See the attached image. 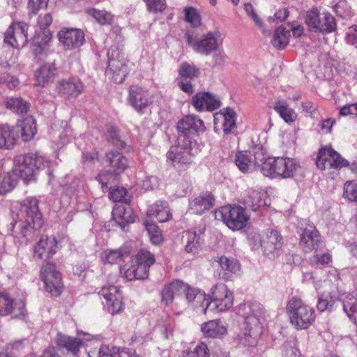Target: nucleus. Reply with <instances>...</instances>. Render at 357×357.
<instances>
[{
    "mask_svg": "<svg viewBox=\"0 0 357 357\" xmlns=\"http://www.w3.org/2000/svg\"><path fill=\"white\" fill-rule=\"evenodd\" d=\"M58 250L56 237L42 236L34 245L33 257L35 260H43L40 267V278L45 288L52 296H59L63 289L61 274L56 270V264L50 259Z\"/></svg>",
    "mask_w": 357,
    "mask_h": 357,
    "instance_id": "1",
    "label": "nucleus"
},
{
    "mask_svg": "<svg viewBox=\"0 0 357 357\" xmlns=\"http://www.w3.org/2000/svg\"><path fill=\"white\" fill-rule=\"evenodd\" d=\"M285 309L290 324L296 331L308 329L316 321L314 308L298 296H292Z\"/></svg>",
    "mask_w": 357,
    "mask_h": 357,
    "instance_id": "2",
    "label": "nucleus"
},
{
    "mask_svg": "<svg viewBox=\"0 0 357 357\" xmlns=\"http://www.w3.org/2000/svg\"><path fill=\"white\" fill-rule=\"evenodd\" d=\"M50 162L36 153L20 154L14 158L13 172L28 184L36 180L37 173L49 167Z\"/></svg>",
    "mask_w": 357,
    "mask_h": 357,
    "instance_id": "3",
    "label": "nucleus"
},
{
    "mask_svg": "<svg viewBox=\"0 0 357 357\" xmlns=\"http://www.w3.org/2000/svg\"><path fill=\"white\" fill-rule=\"evenodd\" d=\"M130 266H123L120 273L127 280H144L149 274L150 267L155 262L153 253L149 250L142 249L130 258Z\"/></svg>",
    "mask_w": 357,
    "mask_h": 357,
    "instance_id": "4",
    "label": "nucleus"
},
{
    "mask_svg": "<svg viewBox=\"0 0 357 357\" xmlns=\"http://www.w3.org/2000/svg\"><path fill=\"white\" fill-rule=\"evenodd\" d=\"M299 167V163L293 158L266 157L261 172L267 177L289 178L293 177Z\"/></svg>",
    "mask_w": 357,
    "mask_h": 357,
    "instance_id": "5",
    "label": "nucleus"
},
{
    "mask_svg": "<svg viewBox=\"0 0 357 357\" xmlns=\"http://www.w3.org/2000/svg\"><path fill=\"white\" fill-rule=\"evenodd\" d=\"M195 145V142L186 141L184 136H178L176 144L166 154L167 162L175 168L186 169L193 161L192 149Z\"/></svg>",
    "mask_w": 357,
    "mask_h": 357,
    "instance_id": "6",
    "label": "nucleus"
},
{
    "mask_svg": "<svg viewBox=\"0 0 357 357\" xmlns=\"http://www.w3.org/2000/svg\"><path fill=\"white\" fill-rule=\"evenodd\" d=\"M185 37L193 51L201 55L208 56L222 45V34L218 31H207L200 36L187 32Z\"/></svg>",
    "mask_w": 357,
    "mask_h": 357,
    "instance_id": "7",
    "label": "nucleus"
},
{
    "mask_svg": "<svg viewBox=\"0 0 357 357\" xmlns=\"http://www.w3.org/2000/svg\"><path fill=\"white\" fill-rule=\"evenodd\" d=\"M249 238L255 242L257 241L264 254L269 257L279 256L284 245L282 236L273 229H267L261 234H250Z\"/></svg>",
    "mask_w": 357,
    "mask_h": 357,
    "instance_id": "8",
    "label": "nucleus"
},
{
    "mask_svg": "<svg viewBox=\"0 0 357 357\" xmlns=\"http://www.w3.org/2000/svg\"><path fill=\"white\" fill-rule=\"evenodd\" d=\"M215 218L222 221L230 229L240 230L245 227L250 217L241 206L226 205L215 211Z\"/></svg>",
    "mask_w": 357,
    "mask_h": 357,
    "instance_id": "9",
    "label": "nucleus"
},
{
    "mask_svg": "<svg viewBox=\"0 0 357 357\" xmlns=\"http://www.w3.org/2000/svg\"><path fill=\"white\" fill-rule=\"evenodd\" d=\"M266 158V151L259 146L248 151H238L234 157V163L243 173L252 172L260 169Z\"/></svg>",
    "mask_w": 357,
    "mask_h": 357,
    "instance_id": "10",
    "label": "nucleus"
},
{
    "mask_svg": "<svg viewBox=\"0 0 357 357\" xmlns=\"http://www.w3.org/2000/svg\"><path fill=\"white\" fill-rule=\"evenodd\" d=\"M262 333V326L259 319L255 315L248 316L245 319L241 332L235 337L239 346L255 347Z\"/></svg>",
    "mask_w": 357,
    "mask_h": 357,
    "instance_id": "11",
    "label": "nucleus"
},
{
    "mask_svg": "<svg viewBox=\"0 0 357 357\" xmlns=\"http://www.w3.org/2000/svg\"><path fill=\"white\" fill-rule=\"evenodd\" d=\"M305 22L310 30L316 33H329L336 29V22L329 13H320L314 8L306 13Z\"/></svg>",
    "mask_w": 357,
    "mask_h": 357,
    "instance_id": "12",
    "label": "nucleus"
},
{
    "mask_svg": "<svg viewBox=\"0 0 357 357\" xmlns=\"http://www.w3.org/2000/svg\"><path fill=\"white\" fill-rule=\"evenodd\" d=\"M105 162L109 167V172H102L98 175L96 179L102 185V190L108 188L107 177H112L123 172L128 167L127 158L120 152L108 151L105 154Z\"/></svg>",
    "mask_w": 357,
    "mask_h": 357,
    "instance_id": "13",
    "label": "nucleus"
},
{
    "mask_svg": "<svg viewBox=\"0 0 357 357\" xmlns=\"http://www.w3.org/2000/svg\"><path fill=\"white\" fill-rule=\"evenodd\" d=\"M29 24L14 21L4 33V43L15 49L24 47L28 42Z\"/></svg>",
    "mask_w": 357,
    "mask_h": 357,
    "instance_id": "14",
    "label": "nucleus"
},
{
    "mask_svg": "<svg viewBox=\"0 0 357 357\" xmlns=\"http://www.w3.org/2000/svg\"><path fill=\"white\" fill-rule=\"evenodd\" d=\"M20 213L25 218L24 221L29 227L39 229L43 225V215L39 211L38 200L36 198H25L20 204Z\"/></svg>",
    "mask_w": 357,
    "mask_h": 357,
    "instance_id": "15",
    "label": "nucleus"
},
{
    "mask_svg": "<svg viewBox=\"0 0 357 357\" xmlns=\"http://www.w3.org/2000/svg\"><path fill=\"white\" fill-rule=\"evenodd\" d=\"M316 165L319 169L324 170L347 167L349 162L331 146H326L319 149Z\"/></svg>",
    "mask_w": 357,
    "mask_h": 357,
    "instance_id": "16",
    "label": "nucleus"
},
{
    "mask_svg": "<svg viewBox=\"0 0 357 357\" xmlns=\"http://www.w3.org/2000/svg\"><path fill=\"white\" fill-rule=\"evenodd\" d=\"M211 300L209 304H213L218 312L229 310L234 303L233 292L223 283L215 284L208 295Z\"/></svg>",
    "mask_w": 357,
    "mask_h": 357,
    "instance_id": "17",
    "label": "nucleus"
},
{
    "mask_svg": "<svg viewBox=\"0 0 357 357\" xmlns=\"http://www.w3.org/2000/svg\"><path fill=\"white\" fill-rule=\"evenodd\" d=\"M25 314V303L23 301H15L8 294L0 293V315H12L13 318L23 319Z\"/></svg>",
    "mask_w": 357,
    "mask_h": 357,
    "instance_id": "18",
    "label": "nucleus"
},
{
    "mask_svg": "<svg viewBox=\"0 0 357 357\" xmlns=\"http://www.w3.org/2000/svg\"><path fill=\"white\" fill-rule=\"evenodd\" d=\"M176 129L178 136H184L186 141H192V135L205 131L204 121L196 116L187 115L183 117L177 123Z\"/></svg>",
    "mask_w": 357,
    "mask_h": 357,
    "instance_id": "19",
    "label": "nucleus"
},
{
    "mask_svg": "<svg viewBox=\"0 0 357 357\" xmlns=\"http://www.w3.org/2000/svg\"><path fill=\"white\" fill-rule=\"evenodd\" d=\"M321 243L320 232L314 225H309L300 234L299 245L305 253L317 251Z\"/></svg>",
    "mask_w": 357,
    "mask_h": 357,
    "instance_id": "20",
    "label": "nucleus"
},
{
    "mask_svg": "<svg viewBox=\"0 0 357 357\" xmlns=\"http://www.w3.org/2000/svg\"><path fill=\"white\" fill-rule=\"evenodd\" d=\"M106 73L114 83H122L129 73L126 59L118 52L116 58L109 59Z\"/></svg>",
    "mask_w": 357,
    "mask_h": 357,
    "instance_id": "21",
    "label": "nucleus"
},
{
    "mask_svg": "<svg viewBox=\"0 0 357 357\" xmlns=\"http://www.w3.org/2000/svg\"><path fill=\"white\" fill-rule=\"evenodd\" d=\"M59 42L66 50L79 48L84 43V33L79 29L63 28L58 33Z\"/></svg>",
    "mask_w": 357,
    "mask_h": 357,
    "instance_id": "22",
    "label": "nucleus"
},
{
    "mask_svg": "<svg viewBox=\"0 0 357 357\" xmlns=\"http://www.w3.org/2000/svg\"><path fill=\"white\" fill-rule=\"evenodd\" d=\"M128 100L137 111L140 112L153 102V96L144 88L132 85L129 89Z\"/></svg>",
    "mask_w": 357,
    "mask_h": 357,
    "instance_id": "23",
    "label": "nucleus"
},
{
    "mask_svg": "<svg viewBox=\"0 0 357 357\" xmlns=\"http://www.w3.org/2000/svg\"><path fill=\"white\" fill-rule=\"evenodd\" d=\"M178 288V294H184L189 303H192L195 306L199 303H202V306H204V303L206 301V306L204 309L205 312L209 309L210 304L208 299L206 298V295L203 291L191 287L188 284L181 280H179Z\"/></svg>",
    "mask_w": 357,
    "mask_h": 357,
    "instance_id": "24",
    "label": "nucleus"
},
{
    "mask_svg": "<svg viewBox=\"0 0 357 357\" xmlns=\"http://www.w3.org/2000/svg\"><path fill=\"white\" fill-rule=\"evenodd\" d=\"M84 84L75 77L59 80L56 88L59 94L67 98H77L84 91Z\"/></svg>",
    "mask_w": 357,
    "mask_h": 357,
    "instance_id": "25",
    "label": "nucleus"
},
{
    "mask_svg": "<svg viewBox=\"0 0 357 357\" xmlns=\"http://www.w3.org/2000/svg\"><path fill=\"white\" fill-rule=\"evenodd\" d=\"M192 105L197 112L214 111L220 107V102L210 92H199L192 98Z\"/></svg>",
    "mask_w": 357,
    "mask_h": 357,
    "instance_id": "26",
    "label": "nucleus"
},
{
    "mask_svg": "<svg viewBox=\"0 0 357 357\" xmlns=\"http://www.w3.org/2000/svg\"><path fill=\"white\" fill-rule=\"evenodd\" d=\"M172 218V215L168 203L166 201H157L149 206L145 220L165 222L170 220Z\"/></svg>",
    "mask_w": 357,
    "mask_h": 357,
    "instance_id": "27",
    "label": "nucleus"
},
{
    "mask_svg": "<svg viewBox=\"0 0 357 357\" xmlns=\"http://www.w3.org/2000/svg\"><path fill=\"white\" fill-rule=\"evenodd\" d=\"M236 114L231 108H226L214 116L215 129L220 123L221 128L225 135H229L236 128Z\"/></svg>",
    "mask_w": 357,
    "mask_h": 357,
    "instance_id": "28",
    "label": "nucleus"
},
{
    "mask_svg": "<svg viewBox=\"0 0 357 357\" xmlns=\"http://www.w3.org/2000/svg\"><path fill=\"white\" fill-rule=\"evenodd\" d=\"M132 251V247L127 243L122 245L117 249H107L100 253V259L104 264H116L119 261L128 257Z\"/></svg>",
    "mask_w": 357,
    "mask_h": 357,
    "instance_id": "29",
    "label": "nucleus"
},
{
    "mask_svg": "<svg viewBox=\"0 0 357 357\" xmlns=\"http://www.w3.org/2000/svg\"><path fill=\"white\" fill-rule=\"evenodd\" d=\"M215 204V197L211 192L200 194L190 202L189 208L192 213L202 214L211 208Z\"/></svg>",
    "mask_w": 357,
    "mask_h": 357,
    "instance_id": "30",
    "label": "nucleus"
},
{
    "mask_svg": "<svg viewBox=\"0 0 357 357\" xmlns=\"http://www.w3.org/2000/svg\"><path fill=\"white\" fill-rule=\"evenodd\" d=\"M114 220L124 230L126 226L135 221L137 218L133 210L130 206L116 205L112 211Z\"/></svg>",
    "mask_w": 357,
    "mask_h": 357,
    "instance_id": "31",
    "label": "nucleus"
},
{
    "mask_svg": "<svg viewBox=\"0 0 357 357\" xmlns=\"http://www.w3.org/2000/svg\"><path fill=\"white\" fill-rule=\"evenodd\" d=\"M54 341L59 347L66 349L74 356L78 354L83 343L79 337L68 336L61 333L56 334Z\"/></svg>",
    "mask_w": 357,
    "mask_h": 357,
    "instance_id": "32",
    "label": "nucleus"
},
{
    "mask_svg": "<svg viewBox=\"0 0 357 357\" xmlns=\"http://www.w3.org/2000/svg\"><path fill=\"white\" fill-rule=\"evenodd\" d=\"M266 194L261 190L248 189L243 197V203L252 211H257L266 205Z\"/></svg>",
    "mask_w": 357,
    "mask_h": 357,
    "instance_id": "33",
    "label": "nucleus"
},
{
    "mask_svg": "<svg viewBox=\"0 0 357 357\" xmlns=\"http://www.w3.org/2000/svg\"><path fill=\"white\" fill-rule=\"evenodd\" d=\"M16 127L20 132L21 137L24 142L32 139L37 132L36 121L32 116H27L19 120L17 122Z\"/></svg>",
    "mask_w": 357,
    "mask_h": 357,
    "instance_id": "34",
    "label": "nucleus"
},
{
    "mask_svg": "<svg viewBox=\"0 0 357 357\" xmlns=\"http://www.w3.org/2000/svg\"><path fill=\"white\" fill-rule=\"evenodd\" d=\"M57 75L58 70L55 63H45L35 72L36 84L44 86Z\"/></svg>",
    "mask_w": 357,
    "mask_h": 357,
    "instance_id": "35",
    "label": "nucleus"
},
{
    "mask_svg": "<svg viewBox=\"0 0 357 357\" xmlns=\"http://www.w3.org/2000/svg\"><path fill=\"white\" fill-rule=\"evenodd\" d=\"M17 135L14 128L8 124H0V149H10L16 143Z\"/></svg>",
    "mask_w": 357,
    "mask_h": 357,
    "instance_id": "36",
    "label": "nucleus"
},
{
    "mask_svg": "<svg viewBox=\"0 0 357 357\" xmlns=\"http://www.w3.org/2000/svg\"><path fill=\"white\" fill-rule=\"evenodd\" d=\"M201 238L196 231L187 230L183 232L181 241L184 245L185 251L188 253L195 254L200 248Z\"/></svg>",
    "mask_w": 357,
    "mask_h": 357,
    "instance_id": "37",
    "label": "nucleus"
},
{
    "mask_svg": "<svg viewBox=\"0 0 357 357\" xmlns=\"http://www.w3.org/2000/svg\"><path fill=\"white\" fill-rule=\"evenodd\" d=\"M202 331L207 337H220L227 333V328L220 319L205 322L202 326Z\"/></svg>",
    "mask_w": 357,
    "mask_h": 357,
    "instance_id": "38",
    "label": "nucleus"
},
{
    "mask_svg": "<svg viewBox=\"0 0 357 357\" xmlns=\"http://www.w3.org/2000/svg\"><path fill=\"white\" fill-rule=\"evenodd\" d=\"M274 110L279 114L286 123H291L297 119V114L294 109L283 100H278L275 102Z\"/></svg>",
    "mask_w": 357,
    "mask_h": 357,
    "instance_id": "39",
    "label": "nucleus"
},
{
    "mask_svg": "<svg viewBox=\"0 0 357 357\" xmlns=\"http://www.w3.org/2000/svg\"><path fill=\"white\" fill-rule=\"evenodd\" d=\"M4 104L7 109L17 114H26L28 112L30 106L29 102L20 97L6 98L4 101Z\"/></svg>",
    "mask_w": 357,
    "mask_h": 357,
    "instance_id": "40",
    "label": "nucleus"
},
{
    "mask_svg": "<svg viewBox=\"0 0 357 357\" xmlns=\"http://www.w3.org/2000/svg\"><path fill=\"white\" fill-rule=\"evenodd\" d=\"M289 37V31L287 30L284 27H278L274 31L271 43L275 48L282 50L288 45Z\"/></svg>",
    "mask_w": 357,
    "mask_h": 357,
    "instance_id": "41",
    "label": "nucleus"
},
{
    "mask_svg": "<svg viewBox=\"0 0 357 357\" xmlns=\"http://www.w3.org/2000/svg\"><path fill=\"white\" fill-rule=\"evenodd\" d=\"M52 38L51 31H45L44 36H41L40 33L35 34L32 42V50L36 56L43 52L45 46L51 40Z\"/></svg>",
    "mask_w": 357,
    "mask_h": 357,
    "instance_id": "42",
    "label": "nucleus"
},
{
    "mask_svg": "<svg viewBox=\"0 0 357 357\" xmlns=\"http://www.w3.org/2000/svg\"><path fill=\"white\" fill-rule=\"evenodd\" d=\"M179 280L174 281L166 284L161 291V302L165 305H169L172 303L174 295L178 294Z\"/></svg>",
    "mask_w": 357,
    "mask_h": 357,
    "instance_id": "43",
    "label": "nucleus"
},
{
    "mask_svg": "<svg viewBox=\"0 0 357 357\" xmlns=\"http://www.w3.org/2000/svg\"><path fill=\"white\" fill-rule=\"evenodd\" d=\"M199 75V70L195 65L189 64L187 62L183 63L178 70L179 79L192 80Z\"/></svg>",
    "mask_w": 357,
    "mask_h": 357,
    "instance_id": "44",
    "label": "nucleus"
},
{
    "mask_svg": "<svg viewBox=\"0 0 357 357\" xmlns=\"http://www.w3.org/2000/svg\"><path fill=\"white\" fill-rule=\"evenodd\" d=\"M86 13L102 25L111 24L113 22V15L106 10L89 8L86 10Z\"/></svg>",
    "mask_w": 357,
    "mask_h": 357,
    "instance_id": "45",
    "label": "nucleus"
},
{
    "mask_svg": "<svg viewBox=\"0 0 357 357\" xmlns=\"http://www.w3.org/2000/svg\"><path fill=\"white\" fill-rule=\"evenodd\" d=\"M144 225L149 233L150 240L153 244L157 245L162 242V231L157 225L150 222L149 220H144Z\"/></svg>",
    "mask_w": 357,
    "mask_h": 357,
    "instance_id": "46",
    "label": "nucleus"
},
{
    "mask_svg": "<svg viewBox=\"0 0 357 357\" xmlns=\"http://www.w3.org/2000/svg\"><path fill=\"white\" fill-rule=\"evenodd\" d=\"M218 262L221 269L228 273H236L240 270V264L235 259H229L222 256L218 258Z\"/></svg>",
    "mask_w": 357,
    "mask_h": 357,
    "instance_id": "47",
    "label": "nucleus"
},
{
    "mask_svg": "<svg viewBox=\"0 0 357 357\" xmlns=\"http://www.w3.org/2000/svg\"><path fill=\"white\" fill-rule=\"evenodd\" d=\"M106 137L108 142L119 149H123L126 146V143L120 138L119 131L116 128L109 126L106 132Z\"/></svg>",
    "mask_w": 357,
    "mask_h": 357,
    "instance_id": "48",
    "label": "nucleus"
},
{
    "mask_svg": "<svg viewBox=\"0 0 357 357\" xmlns=\"http://www.w3.org/2000/svg\"><path fill=\"white\" fill-rule=\"evenodd\" d=\"M128 192L125 188H116L110 190L109 197L114 202L129 204L130 198L128 197Z\"/></svg>",
    "mask_w": 357,
    "mask_h": 357,
    "instance_id": "49",
    "label": "nucleus"
},
{
    "mask_svg": "<svg viewBox=\"0 0 357 357\" xmlns=\"http://www.w3.org/2000/svg\"><path fill=\"white\" fill-rule=\"evenodd\" d=\"M343 197L357 203V181H347L344 185Z\"/></svg>",
    "mask_w": 357,
    "mask_h": 357,
    "instance_id": "50",
    "label": "nucleus"
},
{
    "mask_svg": "<svg viewBox=\"0 0 357 357\" xmlns=\"http://www.w3.org/2000/svg\"><path fill=\"white\" fill-rule=\"evenodd\" d=\"M185 20L194 27H199L202 24L201 15L194 7H188L184 10Z\"/></svg>",
    "mask_w": 357,
    "mask_h": 357,
    "instance_id": "51",
    "label": "nucleus"
},
{
    "mask_svg": "<svg viewBox=\"0 0 357 357\" xmlns=\"http://www.w3.org/2000/svg\"><path fill=\"white\" fill-rule=\"evenodd\" d=\"M210 350L204 342H199L190 351L183 353V357H210Z\"/></svg>",
    "mask_w": 357,
    "mask_h": 357,
    "instance_id": "52",
    "label": "nucleus"
},
{
    "mask_svg": "<svg viewBox=\"0 0 357 357\" xmlns=\"http://www.w3.org/2000/svg\"><path fill=\"white\" fill-rule=\"evenodd\" d=\"M332 255L329 252L316 254L310 258V264L312 266H326L332 264Z\"/></svg>",
    "mask_w": 357,
    "mask_h": 357,
    "instance_id": "53",
    "label": "nucleus"
},
{
    "mask_svg": "<svg viewBox=\"0 0 357 357\" xmlns=\"http://www.w3.org/2000/svg\"><path fill=\"white\" fill-rule=\"evenodd\" d=\"M52 16L50 13L40 14L37 22L40 31H36V33H40L41 36H44L45 31H50L47 28L52 24Z\"/></svg>",
    "mask_w": 357,
    "mask_h": 357,
    "instance_id": "54",
    "label": "nucleus"
},
{
    "mask_svg": "<svg viewBox=\"0 0 357 357\" xmlns=\"http://www.w3.org/2000/svg\"><path fill=\"white\" fill-rule=\"evenodd\" d=\"M108 303L112 299L119 297L122 294L120 289L114 285H108L103 287L99 293Z\"/></svg>",
    "mask_w": 357,
    "mask_h": 357,
    "instance_id": "55",
    "label": "nucleus"
},
{
    "mask_svg": "<svg viewBox=\"0 0 357 357\" xmlns=\"http://www.w3.org/2000/svg\"><path fill=\"white\" fill-rule=\"evenodd\" d=\"M17 184V181L10 175L5 176L0 183V195H4L12 191Z\"/></svg>",
    "mask_w": 357,
    "mask_h": 357,
    "instance_id": "56",
    "label": "nucleus"
},
{
    "mask_svg": "<svg viewBox=\"0 0 357 357\" xmlns=\"http://www.w3.org/2000/svg\"><path fill=\"white\" fill-rule=\"evenodd\" d=\"M176 185V192L180 196H185L192 188V183L188 176L178 178Z\"/></svg>",
    "mask_w": 357,
    "mask_h": 357,
    "instance_id": "57",
    "label": "nucleus"
},
{
    "mask_svg": "<svg viewBox=\"0 0 357 357\" xmlns=\"http://www.w3.org/2000/svg\"><path fill=\"white\" fill-rule=\"evenodd\" d=\"M49 0H28L27 10L29 15H36L39 10L46 8Z\"/></svg>",
    "mask_w": 357,
    "mask_h": 357,
    "instance_id": "58",
    "label": "nucleus"
},
{
    "mask_svg": "<svg viewBox=\"0 0 357 357\" xmlns=\"http://www.w3.org/2000/svg\"><path fill=\"white\" fill-rule=\"evenodd\" d=\"M146 6L147 10L150 13H161L167 7L165 0H143Z\"/></svg>",
    "mask_w": 357,
    "mask_h": 357,
    "instance_id": "59",
    "label": "nucleus"
},
{
    "mask_svg": "<svg viewBox=\"0 0 357 357\" xmlns=\"http://www.w3.org/2000/svg\"><path fill=\"white\" fill-rule=\"evenodd\" d=\"M108 311L112 314H116L121 312L124 310V303L123 301L122 294L112 301L107 303Z\"/></svg>",
    "mask_w": 357,
    "mask_h": 357,
    "instance_id": "60",
    "label": "nucleus"
},
{
    "mask_svg": "<svg viewBox=\"0 0 357 357\" xmlns=\"http://www.w3.org/2000/svg\"><path fill=\"white\" fill-rule=\"evenodd\" d=\"M343 310L349 319L357 325V303H343Z\"/></svg>",
    "mask_w": 357,
    "mask_h": 357,
    "instance_id": "61",
    "label": "nucleus"
},
{
    "mask_svg": "<svg viewBox=\"0 0 357 357\" xmlns=\"http://www.w3.org/2000/svg\"><path fill=\"white\" fill-rule=\"evenodd\" d=\"M99 160V153L93 150L91 152L84 153L82 154V161L85 164H94Z\"/></svg>",
    "mask_w": 357,
    "mask_h": 357,
    "instance_id": "62",
    "label": "nucleus"
},
{
    "mask_svg": "<svg viewBox=\"0 0 357 357\" xmlns=\"http://www.w3.org/2000/svg\"><path fill=\"white\" fill-rule=\"evenodd\" d=\"M339 114L340 116L357 115V103L343 106L340 109Z\"/></svg>",
    "mask_w": 357,
    "mask_h": 357,
    "instance_id": "63",
    "label": "nucleus"
},
{
    "mask_svg": "<svg viewBox=\"0 0 357 357\" xmlns=\"http://www.w3.org/2000/svg\"><path fill=\"white\" fill-rule=\"evenodd\" d=\"M116 357H141L135 349L129 348H116Z\"/></svg>",
    "mask_w": 357,
    "mask_h": 357,
    "instance_id": "64",
    "label": "nucleus"
}]
</instances>
